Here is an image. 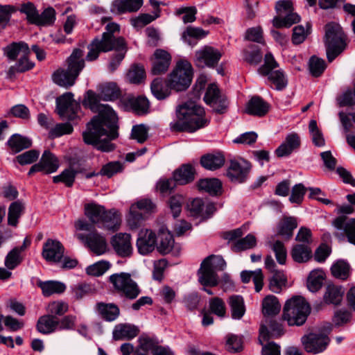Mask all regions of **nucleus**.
<instances>
[{"instance_id":"1","label":"nucleus","mask_w":355,"mask_h":355,"mask_svg":"<svg viewBox=\"0 0 355 355\" xmlns=\"http://www.w3.org/2000/svg\"><path fill=\"white\" fill-rule=\"evenodd\" d=\"M99 102L100 97L95 92H86L83 105L98 114L87 124V130L83 133V140L97 150L110 152L115 148L111 141L119 137L118 117L110 105Z\"/></svg>"},{"instance_id":"2","label":"nucleus","mask_w":355,"mask_h":355,"mask_svg":"<svg viewBox=\"0 0 355 355\" xmlns=\"http://www.w3.org/2000/svg\"><path fill=\"white\" fill-rule=\"evenodd\" d=\"M177 120L171 122V129L176 132H194L206 127L209 121L205 117L204 108L192 101H187L176 107Z\"/></svg>"},{"instance_id":"3","label":"nucleus","mask_w":355,"mask_h":355,"mask_svg":"<svg viewBox=\"0 0 355 355\" xmlns=\"http://www.w3.org/2000/svg\"><path fill=\"white\" fill-rule=\"evenodd\" d=\"M106 31L102 35L101 38H95L88 45V53L85 57L87 61L96 60L100 52H108L112 50H118L125 46L126 42L123 37H116L115 33H119L120 27L117 24L110 23L105 27Z\"/></svg>"},{"instance_id":"4","label":"nucleus","mask_w":355,"mask_h":355,"mask_svg":"<svg viewBox=\"0 0 355 355\" xmlns=\"http://www.w3.org/2000/svg\"><path fill=\"white\" fill-rule=\"evenodd\" d=\"M84 55L83 50L74 49L66 60L67 69H60L53 73L52 76L53 82L65 88L73 86L85 66Z\"/></svg>"},{"instance_id":"5","label":"nucleus","mask_w":355,"mask_h":355,"mask_svg":"<svg viewBox=\"0 0 355 355\" xmlns=\"http://www.w3.org/2000/svg\"><path fill=\"white\" fill-rule=\"evenodd\" d=\"M226 262L221 256L210 255L200 264L198 271V281L205 286H216L218 284V271L223 270Z\"/></svg>"},{"instance_id":"6","label":"nucleus","mask_w":355,"mask_h":355,"mask_svg":"<svg viewBox=\"0 0 355 355\" xmlns=\"http://www.w3.org/2000/svg\"><path fill=\"white\" fill-rule=\"evenodd\" d=\"M310 313V306L302 297L288 300L284 307L283 317L288 325H302Z\"/></svg>"},{"instance_id":"7","label":"nucleus","mask_w":355,"mask_h":355,"mask_svg":"<svg viewBox=\"0 0 355 355\" xmlns=\"http://www.w3.org/2000/svg\"><path fill=\"white\" fill-rule=\"evenodd\" d=\"M326 48L329 62H332L346 47L347 37L341 26L330 23L326 26Z\"/></svg>"},{"instance_id":"8","label":"nucleus","mask_w":355,"mask_h":355,"mask_svg":"<svg viewBox=\"0 0 355 355\" xmlns=\"http://www.w3.org/2000/svg\"><path fill=\"white\" fill-rule=\"evenodd\" d=\"M109 282L116 293L130 300L135 299L141 292L137 284L128 272L114 273L109 277Z\"/></svg>"},{"instance_id":"9","label":"nucleus","mask_w":355,"mask_h":355,"mask_svg":"<svg viewBox=\"0 0 355 355\" xmlns=\"http://www.w3.org/2000/svg\"><path fill=\"white\" fill-rule=\"evenodd\" d=\"M192 67L187 61H180L168 76V86L177 92L187 89L192 80Z\"/></svg>"},{"instance_id":"10","label":"nucleus","mask_w":355,"mask_h":355,"mask_svg":"<svg viewBox=\"0 0 355 355\" xmlns=\"http://www.w3.org/2000/svg\"><path fill=\"white\" fill-rule=\"evenodd\" d=\"M275 9L279 16L273 18L272 25L277 28L291 27L300 20V17L296 12H293V3L291 0L277 1Z\"/></svg>"},{"instance_id":"11","label":"nucleus","mask_w":355,"mask_h":355,"mask_svg":"<svg viewBox=\"0 0 355 355\" xmlns=\"http://www.w3.org/2000/svg\"><path fill=\"white\" fill-rule=\"evenodd\" d=\"M304 349L309 353L318 354L326 349L330 339L323 331H315L302 337Z\"/></svg>"},{"instance_id":"12","label":"nucleus","mask_w":355,"mask_h":355,"mask_svg":"<svg viewBox=\"0 0 355 355\" xmlns=\"http://www.w3.org/2000/svg\"><path fill=\"white\" fill-rule=\"evenodd\" d=\"M205 102L212 110L218 114L226 112L229 102L225 94H223L216 84H210L204 96Z\"/></svg>"},{"instance_id":"13","label":"nucleus","mask_w":355,"mask_h":355,"mask_svg":"<svg viewBox=\"0 0 355 355\" xmlns=\"http://www.w3.org/2000/svg\"><path fill=\"white\" fill-rule=\"evenodd\" d=\"M222 57V53L211 46H205L196 51L193 62L199 68L214 67Z\"/></svg>"},{"instance_id":"14","label":"nucleus","mask_w":355,"mask_h":355,"mask_svg":"<svg viewBox=\"0 0 355 355\" xmlns=\"http://www.w3.org/2000/svg\"><path fill=\"white\" fill-rule=\"evenodd\" d=\"M331 225L338 230L334 233L336 237L343 240L346 236L349 243L355 245V218L347 220L342 215L333 220Z\"/></svg>"},{"instance_id":"15","label":"nucleus","mask_w":355,"mask_h":355,"mask_svg":"<svg viewBox=\"0 0 355 355\" xmlns=\"http://www.w3.org/2000/svg\"><path fill=\"white\" fill-rule=\"evenodd\" d=\"M76 236L96 255H101L107 251V242L105 237L96 230L88 234H76Z\"/></svg>"},{"instance_id":"16","label":"nucleus","mask_w":355,"mask_h":355,"mask_svg":"<svg viewBox=\"0 0 355 355\" xmlns=\"http://www.w3.org/2000/svg\"><path fill=\"white\" fill-rule=\"evenodd\" d=\"M250 168L251 164L245 159L231 160L227 169V177L232 182L242 183L246 180Z\"/></svg>"},{"instance_id":"17","label":"nucleus","mask_w":355,"mask_h":355,"mask_svg":"<svg viewBox=\"0 0 355 355\" xmlns=\"http://www.w3.org/2000/svg\"><path fill=\"white\" fill-rule=\"evenodd\" d=\"M73 97L72 93L67 92L56 100L58 113L62 119L73 120L76 117L78 105L73 101Z\"/></svg>"},{"instance_id":"18","label":"nucleus","mask_w":355,"mask_h":355,"mask_svg":"<svg viewBox=\"0 0 355 355\" xmlns=\"http://www.w3.org/2000/svg\"><path fill=\"white\" fill-rule=\"evenodd\" d=\"M58 168L59 161L58 158L49 150H45L40 162L31 166L28 175H31L35 172H42L44 174H50L55 172Z\"/></svg>"},{"instance_id":"19","label":"nucleus","mask_w":355,"mask_h":355,"mask_svg":"<svg viewBox=\"0 0 355 355\" xmlns=\"http://www.w3.org/2000/svg\"><path fill=\"white\" fill-rule=\"evenodd\" d=\"M64 248L58 240L48 239L43 245L42 256L48 262L58 263L64 257Z\"/></svg>"},{"instance_id":"20","label":"nucleus","mask_w":355,"mask_h":355,"mask_svg":"<svg viewBox=\"0 0 355 355\" xmlns=\"http://www.w3.org/2000/svg\"><path fill=\"white\" fill-rule=\"evenodd\" d=\"M150 62L152 73L160 75L168 71L171 62V55L168 51L157 49L150 58Z\"/></svg>"},{"instance_id":"21","label":"nucleus","mask_w":355,"mask_h":355,"mask_svg":"<svg viewBox=\"0 0 355 355\" xmlns=\"http://www.w3.org/2000/svg\"><path fill=\"white\" fill-rule=\"evenodd\" d=\"M120 103L125 110H131L139 115L146 114L149 109V101L143 96H127L121 99Z\"/></svg>"},{"instance_id":"22","label":"nucleus","mask_w":355,"mask_h":355,"mask_svg":"<svg viewBox=\"0 0 355 355\" xmlns=\"http://www.w3.org/2000/svg\"><path fill=\"white\" fill-rule=\"evenodd\" d=\"M156 239L155 234L151 230H141L136 243L139 253L146 255L152 252L156 246Z\"/></svg>"},{"instance_id":"23","label":"nucleus","mask_w":355,"mask_h":355,"mask_svg":"<svg viewBox=\"0 0 355 355\" xmlns=\"http://www.w3.org/2000/svg\"><path fill=\"white\" fill-rule=\"evenodd\" d=\"M301 145V139L296 132L288 134L284 141L276 149L275 153L278 157H287L295 151H297Z\"/></svg>"},{"instance_id":"24","label":"nucleus","mask_w":355,"mask_h":355,"mask_svg":"<svg viewBox=\"0 0 355 355\" xmlns=\"http://www.w3.org/2000/svg\"><path fill=\"white\" fill-rule=\"evenodd\" d=\"M188 208L192 216L203 218L210 217L216 209L214 203L204 201L200 198L193 199L188 205Z\"/></svg>"},{"instance_id":"25","label":"nucleus","mask_w":355,"mask_h":355,"mask_svg":"<svg viewBox=\"0 0 355 355\" xmlns=\"http://www.w3.org/2000/svg\"><path fill=\"white\" fill-rule=\"evenodd\" d=\"M159 241L156 244L157 249L162 254L172 253L177 256L179 254L180 248L175 245L172 234L166 231H161L158 234Z\"/></svg>"},{"instance_id":"26","label":"nucleus","mask_w":355,"mask_h":355,"mask_svg":"<svg viewBox=\"0 0 355 355\" xmlns=\"http://www.w3.org/2000/svg\"><path fill=\"white\" fill-rule=\"evenodd\" d=\"M131 236L129 234L119 233L114 235L111 241L112 245L116 252L121 257H128L132 254Z\"/></svg>"},{"instance_id":"27","label":"nucleus","mask_w":355,"mask_h":355,"mask_svg":"<svg viewBox=\"0 0 355 355\" xmlns=\"http://www.w3.org/2000/svg\"><path fill=\"white\" fill-rule=\"evenodd\" d=\"M139 331V329L133 324L121 323L114 327L112 337L115 340H131L138 335Z\"/></svg>"},{"instance_id":"28","label":"nucleus","mask_w":355,"mask_h":355,"mask_svg":"<svg viewBox=\"0 0 355 355\" xmlns=\"http://www.w3.org/2000/svg\"><path fill=\"white\" fill-rule=\"evenodd\" d=\"M143 5V0H115L112 3L111 11L116 14L137 12Z\"/></svg>"},{"instance_id":"29","label":"nucleus","mask_w":355,"mask_h":355,"mask_svg":"<svg viewBox=\"0 0 355 355\" xmlns=\"http://www.w3.org/2000/svg\"><path fill=\"white\" fill-rule=\"evenodd\" d=\"M269 110V105L259 96H253L247 103L245 112L253 116H263Z\"/></svg>"},{"instance_id":"30","label":"nucleus","mask_w":355,"mask_h":355,"mask_svg":"<svg viewBox=\"0 0 355 355\" xmlns=\"http://www.w3.org/2000/svg\"><path fill=\"white\" fill-rule=\"evenodd\" d=\"M225 162L224 155L220 152L208 153L201 157L200 164L206 169L215 171L221 168Z\"/></svg>"},{"instance_id":"31","label":"nucleus","mask_w":355,"mask_h":355,"mask_svg":"<svg viewBox=\"0 0 355 355\" xmlns=\"http://www.w3.org/2000/svg\"><path fill=\"white\" fill-rule=\"evenodd\" d=\"M297 227L296 218L293 216H285L277 225V234L284 240H290L293 234V230Z\"/></svg>"},{"instance_id":"32","label":"nucleus","mask_w":355,"mask_h":355,"mask_svg":"<svg viewBox=\"0 0 355 355\" xmlns=\"http://www.w3.org/2000/svg\"><path fill=\"white\" fill-rule=\"evenodd\" d=\"M96 308L101 317L107 322L114 321L120 315L119 307L114 303L99 302Z\"/></svg>"},{"instance_id":"33","label":"nucleus","mask_w":355,"mask_h":355,"mask_svg":"<svg viewBox=\"0 0 355 355\" xmlns=\"http://www.w3.org/2000/svg\"><path fill=\"white\" fill-rule=\"evenodd\" d=\"M173 178L178 184H187L194 180L195 170L191 164H183L174 171Z\"/></svg>"},{"instance_id":"34","label":"nucleus","mask_w":355,"mask_h":355,"mask_svg":"<svg viewBox=\"0 0 355 355\" xmlns=\"http://www.w3.org/2000/svg\"><path fill=\"white\" fill-rule=\"evenodd\" d=\"M59 325L58 319L52 315H44L40 317L37 322V329L43 334L53 332Z\"/></svg>"},{"instance_id":"35","label":"nucleus","mask_w":355,"mask_h":355,"mask_svg":"<svg viewBox=\"0 0 355 355\" xmlns=\"http://www.w3.org/2000/svg\"><path fill=\"white\" fill-rule=\"evenodd\" d=\"M3 53L9 60H15L18 55L30 54V49L24 42H12L3 48Z\"/></svg>"},{"instance_id":"36","label":"nucleus","mask_w":355,"mask_h":355,"mask_svg":"<svg viewBox=\"0 0 355 355\" xmlns=\"http://www.w3.org/2000/svg\"><path fill=\"white\" fill-rule=\"evenodd\" d=\"M261 76H267L268 83L277 90H282L287 86L288 79L282 69L269 71L268 74H261Z\"/></svg>"},{"instance_id":"37","label":"nucleus","mask_w":355,"mask_h":355,"mask_svg":"<svg viewBox=\"0 0 355 355\" xmlns=\"http://www.w3.org/2000/svg\"><path fill=\"white\" fill-rule=\"evenodd\" d=\"M198 189L211 196H218L222 192V183L217 178H206L198 182Z\"/></svg>"},{"instance_id":"38","label":"nucleus","mask_w":355,"mask_h":355,"mask_svg":"<svg viewBox=\"0 0 355 355\" xmlns=\"http://www.w3.org/2000/svg\"><path fill=\"white\" fill-rule=\"evenodd\" d=\"M151 92L158 100H164L171 94V88L168 83H165L162 78H155L150 85Z\"/></svg>"},{"instance_id":"39","label":"nucleus","mask_w":355,"mask_h":355,"mask_svg":"<svg viewBox=\"0 0 355 355\" xmlns=\"http://www.w3.org/2000/svg\"><path fill=\"white\" fill-rule=\"evenodd\" d=\"M291 254L295 262L304 263L312 257V250L307 244H296L292 248Z\"/></svg>"},{"instance_id":"40","label":"nucleus","mask_w":355,"mask_h":355,"mask_svg":"<svg viewBox=\"0 0 355 355\" xmlns=\"http://www.w3.org/2000/svg\"><path fill=\"white\" fill-rule=\"evenodd\" d=\"M29 54H23L15 65L11 66L7 71L8 78H12L17 73H23L31 69L34 63L28 59Z\"/></svg>"},{"instance_id":"41","label":"nucleus","mask_w":355,"mask_h":355,"mask_svg":"<svg viewBox=\"0 0 355 355\" xmlns=\"http://www.w3.org/2000/svg\"><path fill=\"white\" fill-rule=\"evenodd\" d=\"M37 285L42 289V294L46 297L53 294H61L66 290L65 284L57 281H40Z\"/></svg>"},{"instance_id":"42","label":"nucleus","mask_w":355,"mask_h":355,"mask_svg":"<svg viewBox=\"0 0 355 355\" xmlns=\"http://www.w3.org/2000/svg\"><path fill=\"white\" fill-rule=\"evenodd\" d=\"M85 215L92 223H100L102 220L105 209L103 206L94 202H89L85 205Z\"/></svg>"},{"instance_id":"43","label":"nucleus","mask_w":355,"mask_h":355,"mask_svg":"<svg viewBox=\"0 0 355 355\" xmlns=\"http://www.w3.org/2000/svg\"><path fill=\"white\" fill-rule=\"evenodd\" d=\"M343 294L344 291L341 286L329 284L324 294V301L327 304L338 305L342 301Z\"/></svg>"},{"instance_id":"44","label":"nucleus","mask_w":355,"mask_h":355,"mask_svg":"<svg viewBox=\"0 0 355 355\" xmlns=\"http://www.w3.org/2000/svg\"><path fill=\"white\" fill-rule=\"evenodd\" d=\"M228 303L230 306L232 317L235 320H240L245 314V307L242 296L238 295H231Z\"/></svg>"},{"instance_id":"45","label":"nucleus","mask_w":355,"mask_h":355,"mask_svg":"<svg viewBox=\"0 0 355 355\" xmlns=\"http://www.w3.org/2000/svg\"><path fill=\"white\" fill-rule=\"evenodd\" d=\"M7 144L12 152L17 153L31 147L32 141L28 137L15 134L10 137Z\"/></svg>"},{"instance_id":"46","label":"nucleus","mask_w":355,"mask_h":355,"mask_svg":"<svg viewBox=\"0 0 355 355\" xmlns=\"http://www.w3.org/2000/svg\"><path fill=\"white\" fill-rule=\"evenodd\" d=\"M281 305L275 295H267L263 300L262 312L265 316H274L279 313Z\"/></svg>"},{"instance_id":"47","label":"nucleus","mask_w":355,"mask_h":355,"mask_svg":"<svg viewBox=\"0 0 355 355\" xmlns=\"http://www.w3.org/2000/svg\"><path fill=\"white\" fill-rule=\"evenodd\" d=\"M121 221V216L116 211L105 210L100 223L102 224L105 228L114 231L119 229Z\"/></svg>"},{"instance_id":"48","label":"nucleus","mask_w":355,"mask_h":355,"mask_svg":"<svg viewBox=\"0 0 355 355\" xmlns=\"http://www.w3.org/2000/svg\"><path fill=\"white\" fill-rule=\"evenodd\" d=\"M287 282V277L283 271H275L269 279L268 287L272 292L279 293L283 288L286 287Z\"/></svg>"},{"instance_id":"49","label":"nucleus","mask_w":355,"mask_h":355,"mask_svg":"<svg viewBox=\"0 0 355 355\" xmlns=\"http://www.w3.org/2000/svg\"><path fill=\"white\" fill-rule=\"evenodd\" d=\"M120 94V89L114 83H104L100 87V96L103 101H114Z\"/></svg>"},{"instance_id":"50","label":"nucleus","mask_w":355,"mask_h":355,"mask_svg":"<svg viewBox=\"0 0 355 355\" xmlns=\"http://www.w3.org/2000/svg\"><path fill=\"white\" fill-rule=\"evenodd\" d=\"M82 171L76 168L74 166H71L65 169L59 175L53 177V182L58 183L62 182L67 187H71L73 184L76 174L81 173Z\"/></svg>"},{"instance_id":"51","label":"nucleus","mask_w":355,"mask_h":355,"mask_svg":"<svg viewBox=\"0 0 355 355\" xmlns=\"http://www.w3.org/2000/svg\"><path fill=\"white\" fill-rule=\"evenodd\" d=\"M24 204L17 200L12 202L8 208V223L10 225L16 227L18 220L24 212Z\"/></svg>"},{"instance_id":"52","label":"nucleus","mask_w":355,"mask_h":355,"mask_svg":"<svg viewBox=\"0 0 355 355\" xmlns=\"http://www.w3.org/2000/svg\"><path fill=\"white\" fill-rule=\"evenodd\" d=\"M324 279V274L320 270H315L311 272L307 279L308 289L314 293L320 289Z\"/></svg>"},{"instance_id":"53","label":"nucleus","mask_w":355,"mask_h":355,"mask_svg":"<svg viewBox=\"0 0 355 355\" xmlns=\"http://www.w3.org/2000/svg\"><path fill=\"white\" fill-rule=\"evenodd\" d=\"M350 266L343 260L337 261L331 268L334 277L345 280L349 275Z\"/></svg>"},{"instance_id":"54","label":"nucleus","mask_w":355,"mask_h":355,"mask_svg":"<svg viewBox=\"0 0 355 355\" xmlns=\"http://www.w3.org/2000/svg\"><path fill=\"white\" fill-rule=\"evenodd\" d=\"M243 59L250 64H257L262 60V54L256 45H250L248 49L243 51Z\"/></svg>"},{"instance_id":"55","label":"nucleus","mask_w":355,"mask_h":355,"mask_svg":"<svg viewBox=\"0 0 355 355\" xmlns=\"http://www.w3.org/2000/svg\"><path fill=\"white\" fill-rule=\"evenodd\" d=\"M209 307L210 313L219 318H224L226 315L225 303L218 297H215L209 300Z\"/></svg>"},{"instance_id":"56","label":"nucleus","mask_w":355,"mask_h":355,"mask_svg":"<svg viewBox=\"0 0 355 355\" xmlns=\"http://www.w3.org/2000/svg\"><path fill=\"white\" fill-rule=\"evenodd\" d=\"M146 77L144 67L141 65H133L130 69L127 78L128 80L134 84H139L141 83Z\"/></svg>"},{"instance_id":"57","label":"nucleus","mask_w":355,"mask_h":355,"mask_svg":"<svg viewBox=\"0 0 355 355\" xmlns=\"http://www.w3.org/2000/svg\"><path fill=\"white\" fill-rule=\"evenodd\" d=\"M309 68L313 76L319 77L326 69V64L323 59L312 56L309 62Z\"/></svg>"},{"instance_id":"58","label":"nucleus","mask_w":355,"mask_h":355,"mask_svg":"<svg viewBox=\"0 0 355 355\" xmlns=\"http://www.w3.org/2000/svg\"><path fill=\"white\" fill-rule=\"evenodd\" d=\"M21 250L15 248L8 252L5 259V266L8 270L15 269L22 261Z\"/></svg>"},{"instance_id":"59","label":"nucleus","mask_w":355,"mask_h":355,"mask_svg":"<svg viewBox=\"0 0 355 355\" xmlns=\"http://www.w3.org/2000/svg\"><path fill=\"white\" fill-rule=\"evenodd\" d=\"M111 264L107 261H100L86 268V272L89 275L98 277L103 275L110 269Z\"/></svg>"},{"instance_id":"60","label":"nucleus","mask_w":355,"mask_h":355,"mask_svg":"<svg viewBox=\"0 0 355 355\" xmlns=\"http://www.w3.org/2000/svg\"><path fill=\"white\" fill-rule=\"evenodd\" d=\"M270 247L274 252L277 262L281 265L285 264L287 257V251L284 244L277 240L273 243H270Z\"/></svg>"},{"instance_id":"61","label":"nucleus","mask_w":355,"mask_h":355,"mask_svg":"<svg viewBox=\"0 0 355 355\" xmlns=\"http://www.w3.org/2000/svg\"><path fill=\"white\" fill-rule=\"evenodd\" d=\"M19 10L26 15V19L30 24L36 25L39 12L33 3H23Z\"/></svg>"},{"instance_id":"62","label":"nucleus","mask_w":355,"mask_h":355,"mask_svg":"<svg viewBox=\"0 0 355 355\" xmlns=\"http://www.w3.org/2000/svg\"><path fill=\"white\" fill-rule=\"evenodd\" d=\"M256 238L252 234H248L245 238L239 239L233 245V250L241 251L254 248L256 245Z\"/></svg>"},{"instance_id":"63","label":"nucleus","mask_w":355,"mask_h":355,"mask_svg":"<svg viewBox=\"0 0 355 355\" xmlns=\"http://www.w3.org/2000/svg\"><path fill=\"white\" fill-rule=\"evenodd\" d=\"M143 220V216L138 210L137 207L131 205L130 207L129 215L127 218V223L130 229L134 230L139 227Z\"/></svg>"},{"instance_id":"64","label":"nucleus","mask_w":355,"mask_h":355,"mask_svg":"<svg viewBox=\"0 0 355 355\" xmlns=\"http://www.w3.org/2000/svg\"><path fill=\"white\" fill-rule=\"evenodd\" d=\"M309 132L311 135L313 143L315 146L321 147L324 146L325 141L321 131L318 129L315 120H311L309 125Z\"/></svg>"}]
</instances>
